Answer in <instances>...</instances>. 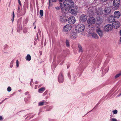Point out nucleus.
Segmentation results:
<instances>
[{
  "label": "nucleus",
  "instance_id": "nucleus-1",
  "mask_svg": "<svg viewBox=\"0 0 121 121\" xmlns=\"http://www.w3.org/2000/svg\"><path fill=\"white\" fill-rule=\"evenodd\" d=\"M60 8H56L57 10H59ZM61 9V12L63 14H65L68 11L71 13V14L74 16H76L77 13L78 11V8H60Z\"/></svg>",
  "mask_w": 121,
  "mask_h": 121
},
{
  "label": "nucleus",
  "instance_id": "nucleus-2",
  "mask_svg": "<svg viewBox=\"0 0 121 121\" xmlns=\"http://www.w3.org/2000/svg\"><path fill=\"white\" fill-rule=\"evenodd\" d=\"M65 8H74L76 7L75 4L71 0H65L63 3Z\"/></svg>",
  "mask_w": 121,
  "mask_h": 121
},
{
  "label": "nucleus",
  "instance_id": "nucleus-3",
  "mask_svg": "<svg viewBox=\"0 0 121 121\" xmlns=\"http://www.w3.org/2000/svg\"><path fill=\"white\" fill-rule=\"evenodd\" d=\"M85 27L84 25L83 24H78L75 30L78 32H81L84 30Z\"/></svg>",
  "mask_w": 121,
  "mask_h": 121
},
{
  "label": "nucleus",
  "instance_id": "nucleus-4",
  "mask_svg": "<svg viewBox=\"0 0 121 121\" xmlns=\"http://www.w3.org/2000/svg\"><path fill=\"white\" fill-rule=\"evenodd\" d=\"M104 30L105 31L108 32L111 30L113 29L112 26L110 24H107L104 27Z\"/></svg>",
  "mask_w": 121,
  "mask_h": 121
},
{
  "label": "nucleus",
  "instance_id": "nucleus-5",
  "mask_svg": "<svg viewBox=\"0 0 121 121\" xmlns=\"http://www.w3.org/2000/svg\"><path fill=\"white\" fill-rule=\"evenodd\" d=\"M113 28L117 29L120 26V22L118 21H114L112 24Z\"/></svg>",
  "mask_w": 121,
  "mask_h": 121
},
{
  "label": "nucleus",
  "instance_id": "nucleus-6",
  "mask_svg": "<svg viewBox=\"0 0 121 121\" xmlns=\"http://www.w3.org/2000/svg\"><path fill=\"white\" fill-rule=\"evenodd\" d=\"M25 10L24 8H18L17 11V14L20 16H22L24 14Z\"/></svg>",
  "mask_w": 121,
  "mask_h": 121
},
{
  "label": "nucleus",
  "instance_id": "nucleus-7",
  "mask_svg": "<svg viewBox=\"0 0 121 121\" xmlns=\"http://www.w3.org/2000/svg\"><path fill=\"white\" fill-rule=\"evenodd\" d=\"M68 21L69 24H73L75 23V18L74 17H70L68 19Z\"/></svg>",
  "mask_w": 121,
  "mask_h": 121
},
{
  "label": "nucleus",
  "instance_id": "nucleus-8",
  "mask_svg": "<svg viewBox=\"0 0 121 121\" xmlns=\"http://www.w3.org/2000/svg\"><path fill=\"white\" fill-rule=\"evenodd\" d=\"M64 78L62 72L59 74L58 77V80L60 83H62L63 82Z\"/></svg>",
  "mask_w": 121,
  "mask_h": 121
},
{
  "label": "nucleus",
  "instance_id": "nucleus-9",
  "mask_svg": "<svg viewBox=\"0 0 121 121\" xmlns=\"http://www.w3.org/2000/svg\"><path fill=\"white\" fill-rule=\"evenodd\" d=\"M71 28L72 26L70 25H67L64 27L63 30L65 31H68L71 29Z\"/></svg>",
  "mask_w": 121,
  "mask_h": 121
},
{
  "label": "nucleus",
  "instance_id": "nucleus-10",
  "mask_svg": "<svg viewBox=\"0 0 121 121\" xmlns=\"http://www.w3.org/2000/svg\"><path fill=\"white\" fill-rule=\"evenodd\" d=\"M95 22V19L93 17H90L87 20V23L90 25L94 23Z\"/></svg>",
  "mask_w": 121,
  "mask_h": 121
},
{
  "label": "nucleus",
  "instance_id": "nucleus-11",
  "mask_svg": "<svg viewBox=\"0 0 121 121\" xmlns=\"http://www.w3.org/2000/svg\"><path fill=\"white\" fill-rule=\"evenodd\" d=\"M115 20V18L113 16L111 15L108 17L107 18L108 22L110 23H113Z\"/></svg>",
  "mask_w": 121,
  "mask_h": 121
},
{
  "label": "nucleus",
  "instance_id": "nucleus-12",
  "mask_svg": "<svg viewBox=\"0 0 121 121\" xmlns=\"http://www.w3.org/2000/svg\"><path fill=\"white\" fill-rule=\"evenodd\" d=\"M87 20V17L86 15L84 14L81 15L79 18V20L82 22H84Z\"/></svg>",
  "mask_w": 121,
  "mask_h": 121
},
{
  "label": "nucleus",
  "instance_id": "nucleus-13",
  "mask_svg": "<svg viewBox=\"0 0 121 121\" xmlns=\"http://www.w3.org/2000/svg\"><path fill=\"white\" fill-rule=\"evenodd\" d=\"M121 15V13L119 11H116L114 12V17L115 18H118L120 17Z\"/></svg>",
  "mask_w": 121,
  "mask_h": 121
},
{
  "label": "nucleus",
  "instance_id": "nucleus-14",
  "mask_svg": "<svg viewBox=\"0 0 121 121\" xmlns=\"http://www.w3.org/2000/svg\"><path fill=\"white\" fill-rule=\"evenodd\" d=\"M120 3V1L119 0H114L113 2L114 6L117 8H118Z\"/></svg>",
  "mask_w": 121,
  "mask_h": 121
},
{
  "label": "nucleus",
  "instance_id": "nucleus-15",
  "mask_svg": "<svg viewBox=\"0 0 121 121\" xmlns=\"http://www.w3.org/2000/svg\"><path fill=\"white\" fill-rule=\"evenodd\" d=\"M111 9L110 8H105L104 10V13L105 15H107L110 13L111 12Z\"/></svg>",
  "mask_w": 121,
  "mask_h": 121
},
{
  "label": "nucleus",
  "instance_id": "nucleus-16",
  "mask_svg": "<svg viewBox=\"0 0 121 121\" xmlns=\"http://www.w3.org/2000/svg\"><path fill=\"white\" fill-rule=\"evenodd\" d=\"M96 31L100 37H101L103 35V31L100 28L96 29Z\"/></svg>",
  "mask_w": 121,
  "mask_h": 121
},
{
  "label": "nucleus",
  "instance_id": "nucleus-17",
  "mask_svg": "<svg viewBox=\"0 0 121 121\" xmlns=\"http://www.w3.org/2000/svg\"><path fill=\"white\" fill-rule=\"evenodd\" d=\"M77 37V34L75 33H72L70 35V38L72 39H75Z\"/></svg>",
  "mask_w": 121,
  "mask_h": 121
},
{
  "label": "nucleus",
  "instance_id": "nucleus-18",
  "mask_svg": "<svg viewBox=\"0 0 121 121\" xmlns=\"http://www.w3.org/2000/svg\"><path fill=\"white\" fill-rule=\"evenodd\" d=\"M102 20L101 18L99 17L97 19L96 21V24H97L99 25L101 24L102 23Z\"/></svg>",
  "mask_w": 121,
  "mask_h": 121
},
{
  "label": "nucleus",
  "instance_id": "nucleus-19",
  "mask_svg": "<svg viewBox=\"0 0 121 121\" xmlns=\"http://www.w3.org/2000/svg\"><path fill=\"white\" fill-rule=\"evenodd\" d=\"M91 36L93 38L95 39H98L99 38L97 35L96 33L94 32L91 34Z\"/></svg>",
  "mask_w": 121,
  "mask_h": 121
},
{
  "label": "nucleus",
  "instance_id": "nucleus-20",
  "mask_svg": "<svg viewBox=\"0 0 121 121\" xmlns=\"http://www.w3.org/2000/svg\"><path fill=\"white\" fill-rule=\"evenodd\" d=\"M26 60L30 61L31 59V57L30 54H27L26 57Z\"/></svg>",
  "mask_w": 121,
  "mask_h": 121
},
{
  "label": "nucleus",
  "instance_id": "nucleus-21",
  "mask_svg": "<svg viewBox=\"0 0 121 121\" xmlns=\"http://www.w3.org/2000/svg\"><path fill=\"white\" fill-rule=\"evenodd\" d=\"M101 8H99L98 9L99 10V11H97V12L96 10L95 11L97 13L98 15L101 14L103 13V11L102 10H101ZM96 10H97V9H96Z\"/></svg>",
  "mask_w": 121,
  "mask_h": 121
},
{
  "label": "nucleus",
  "instance_id": "nucleus-22",
  "mask_svg": "<svg viewBox=\"0 0 121 121\" xmlns=\"http://www.w3.org/2000/svg\"><path fill=\"white\" fill-rule=\"evenodd\" d=\"M45 88L44 87H42L40 88L38 90V92L40 93H42L44 90Z\"/></svg>",
  "mask_w": 121,
  "mask_h": 121
},
{
  "label": "nucleus",
  "instance_id": "nucleus-23",
  "mask_svg": "<svg viewBox=\"0 0 121 121\" xmlns=\"http://www.w3.org/2000/svg\"><path fill=\"white\" fill-rule=\"evenodd\" d=\"M78 47L79 48V52H82V46L80 45H78Z\"/></svg>",
  "mask_w": 121,
  "mask_h": 121
},
{
  "label": "nucleus",
  "instance_id": "nucleus-24",
  "mask_svg": "<svg viewBox=\"0 0 121 121\" xmlns=\"http://www.w3.org/2000/svg\"><path fill=\"white\" fill-rule=\"evenodd\" d=\"M121 76V72L119 73L116 75L115 77V78L116 79L117 78H118Z\"/></svg>",
  "mask_w": 121,
  "mask_h": 121
},
{
  "label": "nucleus",
  "instance_id": "nucleus-25",
  "mask_svg": "<svg viewBox=\"0 0 121 121\" xmlns=\"http://www.w3.org/2000/svg\"><path fill=\"white\" fill-rule=\"evenodd\" d=\"M66 46L67 47H69L70 46V45L69 41L66 40Z\"/></svg>",
  "mask_w": 121,
  "mask_h": 121
},
{
  "label": "nucleus",
  "instance_id": "nucleus-26",
  "mask_svg": "<svg viewBox=\"0 0 121 121\" xmlns=\"http://www.w3.org/2000/svg\"><path fill=\"white\" fill-rule=\"evenodd\" d=\"M12 17L11 19L12 21L13 22L14 21V12L13 11V13L12 14Z\"/></svg>",
  "mask_w": 121,
  "mask_h": 121
},
{
  "label": "nucleus",
  "instance_id": "nucleus-27",
  "mask_svg": "<svg viewBox=\"0 0 121 121\" xmlns=\"http://www.w3.org/2000/svg\"><path fill=\"white\" fill-rule=\"evenodd\" d=\"M44 102L43 101L42 102H39V106H42L44 105Z\"/></svg>",
  "mask_w": 121,
  "mask_h": 121
},
{
  "label": "nucleus",
  "instance_id": "nucleus-28",
  "mask_svg": "<svg viewBox=\"0 0 121 121\" xmlns=\"http://www.w3.org/2000/svg\"><path fill=\"white\" fill-rule=\"evenodd\" d=\"M60 21L62 22H65V20L64 19V18L61 16L60 17Z\"/></svg>",
  "mask_w": 121,
  "mask_h": 121
},
{
  "label": "nucleus",
  "instance_id": "nucleus-29",
  "mask_svg": "<svg viewBox=\"0 0 121 121\" xmlns=\"http://www.w3.org/2000/svg\"><path fill=\"white\" fill-rule=\"evenodd\" d=\"M40 14L41 17H42L43 16V11L42 10H40Z\"/></svg>",
  "mask_w": 121,
  "mask_h": 121
},
{
  "label": "nucleus",
  "instance_id": "nucleus-30",
  "mask_svg": "<svg viewBox=\"0 0 121 121\" xmlns=\"http://www.w3.org/2000/svg\"><path fill=\"white\" fill-rule=\"evenodd\" d=\"M112 112L113 114H115L117 113V110L115 109L114 110H113Z\"/></svg>",
  "mask_w": 121,
  "mask_h": 121
},
{
  "label": "nucleus",
  "instance_id": "nucleus-31",
  "mask_svg": "<svg viewBox=\"0 0 121 121\" xmlns=\"http://www.w3.org/2000/svg\"><path fill=\"white\" fill-rule=\"evenodd\" d=\"M14 62L13 60H12L10 64V67L11 68H12L13 67V64Z\"/></svg>",
  "mask_w": 121,
  "mask_h": 121
},
{
  "label": "nucleus",
  "instance_id": "nucleus-32",
  "mask_svg": "<svg viewBox=\"0 0 121 121\" xmlns=\"http://www.w3.org/2000/svg\"><path fill=\"white\" fill-rule=\"evenodd\" d=\"M11 90V88L10 86L8 87L7 88V91L9 92H10Z\"/></svg>",
  "mask_w": 121,
  "mask_h": 121
},
{
  "label": "nucleus",
  "instance_id": "nucleus-33",
  "mask_svg": "<svg viewBox=\"0 0 121 121\" xmlns=\"http://www.w3.org/2000/svg\"><path fill=\"white\" fill-rule=\"evenodd\" d=\"M28 20L27 18H26L25 19L24 21V22L23 23L24 24H26L28 22Z\"/></svg>",
  "mask_w": 121,
  "mask_h": 121
},
{
  "label": "nucleus",
  "instance_id": "nucleus-34",
  "mask_svg": "<svg viewBox=\"0 0 121 121\" xmlns=\"http://www.w3.org/2000/svg\"><path fill=\"white\" fill-rule=\"evenodd\" d=\"M16 66L17 67H18L19 66V62L18 60H17L16 61Z\"/></svg>",
  "mask_w": 121,
  "mask_h": 121
},
{
  "label": "nucleus",
  "instance_id": "nucleus-35",
  "mask_svg": "<svg viewBox=\"0 0 121 121\" xmlns=\"http://www.w3.org/2000/svg\"><path fill=\"white\" fill-rule=\"evenodd\" d=\"M18 0V3L19 4V5H20V7H21V6L22 5V4H21V2L20 1V0Z\"/></svg>",
  "mask_w": 121,
  "mask_h": 121
},
{
  "label": "nucleus",
  "instance_id": "nucleus-36",
  "mask_svg": "<svg viewBox=\"0 0 121 121\" xmlns=\"http://www.w3.org/2000/svg\"><path fill=\"white\" fill-rule=\"evenodd\" d=\"M17 23L18 26H20L21 22L19 20L18 21Z\"/></svg>",
  "mask_w": 121,
  "mask_h": 121
},
{
  "label": "nucleus",
  "instance_id": "nucleus-37",
  "mask_svg": "<svg viewBox=\"0 0 121 121\" xmlns=\"http://www.w3.org/2000/svg\"><path fill=\"white\" fill-rule=\"evenodd\" d=\"M112 121H117V120L115 118H112L111 119Z\"/></svg>",
  "mask_w": 121,
  "mask_h": 121
},
{
  "label": "nucleus",
  "instance_id": "nucleus-38",
  "mask_svg": "<svg viewBox=\"0 0 121 121\" xmlns=\"http://www.w3.org/2000/svg\"><path fill=\"white\" fill-rule=\"evenodd\" d=\"M70 73L69 72L68 73V77H69V78L70 79Z\"/></svg>",
  "mask_w": 121,
  "mask_h": 121
},
{
  "label": "nucleus",
  "instance_id": "nucleus-39",
  "mask_svg": "<svg viewBox=\"0 0 121 121\" xmlns=\"http://www.w3.org/2000/svg\"><path fill=\"white\" fill-rule=\"evenodd\" d=\"M51 1L52 2H56L57 1V0H51Z\"/></svg>",
  "mask_w": 121,
  "mask_h": 121
},
{
  "label": "nucleus",
  "instance_id": "nucleus-40",
  "mask_svg": "<svg viewBox=\"0 0 121 121\" xmlns=\"http://www.w3.org/2000/svg\"><path fill=\"white\" fill-rule=\"evenodd\" d=\"M3 119V118H2V116H0V120H2Z\"/></svg>",
  "mask_w": 121,
  "mask_h": 121
},
{
  "label": "nucleus",
  "instance_id": "nucleus-41",
  "mask_svg": "<svg viewBox=\"0 0 121 121\" xmlns=\"http://www.w3.org/2000/svg\"><path fill=\"white\" fill-rule=\"evenodd\" d=\"M29 93V92H26L25 93V95H27Z\"/></svg>",
  "mask_w": 121,
  "mask_h": 121
},
{
  "label": "nucleus",
  "instance_id": "nucleus-42",
  "mask_svg": "<svg viewBox=\"0 0 121 121\" xmlns=\"http://www.w3.org/2000/svg\"><path fill=\"white\" fill-rule=\"evenodd\" d=\"M60 6L61 7H62L63 5V4L62 3H60Z\"/></svg>",
  "mask_w": 121,
  "mask_h": 121
},
{
  "label": "nucleus",
  "instance_id": "nucleus-43",
  "mask_svg": "<svg viewBox=\"0 0 121 121\" xmlns=\"http://www.w3.org/2000/svg\"><path fill=\"white\" fill-rule=\"evenodd\" d=\"M7 98H5L4 100H3L0 103V104H1L2 102L5 100L7 99Z\"/></svg>",
  "mask_w": 121,
  "mask_h": 121
},
{
  "label": "nucleus",
  "instance_id": "nucleus-44",
  "mask_svg": "<svg viewBox=\"0 0 121 121\" xmlns=\"http://www.w3.org/2000/svg\"><path fill=\"white\" fill-rule=\"evenodd\" d=\"M64 0H58L59 2H63Z\"/></svg>",
  "mask_w": 121,
  "mask_h": 121
},
{
  "label": "nucleus",
  "instance_id": "nucleus-45",
  "mask_svg": "<svg viewBox=\"0 0 121 121\" xmlns=\"http://www.w3.org/2000/svg\"><path fill=\"white\" fill-rule=\"evenodd\" d=\"M51 0H49V5H50L51 3Z\"/></svg>",
  "mask_w": 121,
  "mask_h": 121
},
{
  "label": "nucleus",
  "instance_id": "nucleus-46",
  "mask_svg": "<svg viewBox=\"0 0 121 121\" xmlns=\"http://www.w3.org/2000/svg\"><path fill=\"white\" fill-rule=\"evenodd\" d=\"M38 32L39 33V34L40 33H41V31L40 30H38Z\"/></svg>",
  "mask_w": 121,
  "mask_h": 121
},
{
  "label": "nucleus",
  "instance_id": "nucleus-47",
  "mask_svg": "<svg viewBox=\"0 0 121 121\" xmlns=\"http://www.w3.org/2000/svg\"><path fill=\"white\" fill-rule=\"evenodd\" d=\"M119 41H120V43L121 44V37L120 38Z\"/></svg>",
  "mask_w": 121,
  "mask_h": 121
},
{
  "label": "nucleus",
  "instance_id": "nucleus-48",
  "mask_svg": "<svg viewBox=\"0 0 121 121\" xmlns=\"http://www.w3.org/2000/svg\"><path fill=\"white\" fill-rule=\"evenodd\" d=\"M120 34L121 36V30L120 31Z\"/></svg>",
  "mask_w": 121,
  "mask_h": 121
},
{
  "label": "nucleus",
  "instance_id": "nucleus-49",
  "mask_svg": "<svg viewBox=\"0 0 121 121\" xmlns=\"http://www.w3.org/2000/svg\"><path fill=\"white\" fill-rule=\"evenodd\" d=\"M102 0V1L103 2H105L107 0Z\"/></svg>",
  "mask_w": 121,
  "mask_h": 121
},
{
  "label": "nucleus",
  "instance_id": "nucleus-50",
  "mask_svg": "<svg viewBox=\"0 0 121 121\" xmlns=\"http://www.w3.org/2000/svg\"><path fill=\"white\" fill-rule=\"evenodd\" d=\"M121 95V93H120V94L118 95H117V96L119 97V96H120Z\"/></svg>",
  "mask_w": 121,
  "mask_h": 121
},
{
  "label": "nucleus",
  "instance_id": "nucleus-51",
  "mask_svg": "<svg viewBox=\"0 0 121 121\" xmlns=\"http://www.w3.org/2000/svg\"><path fill=\"white\" fill-rule=\"evenodd\" d=\"M93 12V11L92 10H91V11L90 12H91V13H92Z\"/></svg>",
  "mask_w": 121,
  "mask_h": 121
},
{
  "label": "nucleus",
  "instance_id": "nucleus-52",
  "mask_svg": "<svg viewBox=\"0 0 121 121\" xmlns=\"http://www.w3.org/2000/svg\"><path fill=\"white\" fill-rule=\"evenodd\" d=\"M36 43L35 42H34V44L35 45L36 44Z\"/></svg>",
  "mask_w": 121,
  "mask_h": 121
},
{
  "label": "nucleus",
  "instance_id": "nucleus-53",
  "mask_svg": "<svg viewBox=\"0 0 121 121\" xmlns=\"http://www.w3.org/2000/svg\"><path fill=\"white\" fill-rule=\"evenodd\" d=\"M69 68V66H67V69H68Z\"/></svg>",
  "mask_w": 121,
  "mask_h": 121
},
{
  "label": "nucleus",
  "instance_id": "nucleus-54",
  "mask_svg": "<svg viewBox=\"0 0 121 121\" xmlns=\"http://www.w3.org/2000/svg\"><path fill=\"white\" fill-rule=\"evenodd\" d=\"M38 33H37V38H38Z\"/></svg>",
  "mask_w": 121,
  "mask_h": 121
},
{
  "label": "nucleus",
  "instance_id": "nucleus-55",
  "mask_svg": "<svg viewBox=\"0 0 121 121\" xmlns=\"http://www.w3.org/2000/svg\"><path fill=\"white\" fill-rule=\"evenodd\" d=\"M36 28V26H35L34 28V29H35Z\"/></svg>",
  "mask_w": 121,
  "mask_h": 121
},
{
  "label": "nucleus",
  "instance_id": "nucleus-56",
  "mask_svg": "<svg viewBox=\"0 0 121 121\" xmlns=\"http://www.w3.org/2000/svg\"><path fill=\"white\" fill-rule=\"evenodd\" d=\"M33 81V80L32 79H31V82H32Z\"/></svg>",
  "mask_w": 121,
  "mask_h": 121
},
{
  "label": "nucleus",
  "instance_id": "nucleus-57",
  "mask_svg": "<svg viewBox=\"0 0 121 121\" xmlns=\"http://www.w3.org/2000/svg\"><path fill=\"white\" fill-rule=\"evenodd\" d=\"M88 12H89V13H90H90H89V11H88V9H89V8H88Z\"/></svg>",
  "mask_w": 121,
  "mask_h": 121
},
{
  "label": "nucleus",
  "instance_id": "nucleus-58",
  "mask_svg": "<svg viewBox=\"0 0 121 121\" xmlns=\"http://www.w3.org/2000/svg\"><path fill=\"white\" fill-rule=\"evenodd\" d=\"M75 76L74 77V79H75Z\"/></svg>",
  "mask_w": 121,
  "mask_h": 121
},
{
  "label": "nucleus",
  "instance_id": "nucleus-59",
  "mask_svg": "<svg viewBox=\"0 0 121 121\" xmlns=\"http://www.w3.org/2000/svg\"><path fill=\"white\" fill-rule=\"evenodd\" d=\"M37 82H35V84H37Z\"/></svg>",
  "mask_w": 121,
  "mask_h": 121
},
{
  "label": "nucleus",
  "instance_id": "nucleus-60",
  "mask_svg": "<svg viewBox=\"0 0 121 121\" xmlns=\"http://www.w3.org/2000/svg\"><path fill=\"white\" fill-rule=\"evenodd\" d=\"M92 110H91V111H90L89 112H90L91 111H92Z\"/></svg>",
  "mask_w": 121,
  "mask_h": 121
},
{
  "label": "nucleus",
  "instance_id": "nucleus-61",
  "mask_svg": "<svg viewBox=\"0 0 121 121\" xmlns=\"http://www.w3.org/2000/svg\"><path fill=\"white\" fill-rule=\"evenodd\" d=\"M34 24H35V23H33V25H34Z\"/></svg>",
  "mask_w": 121,
  "mask_h": 121
},
{
  "label": "nucleus",
  "instance_id": "nucleus-62",
  "mask_svg": "<svg viewBox=\"0 0 121 121\" xmlns=\"http://www.w3.org/2000/svg\"><path fill=\"white\" fill-rule=\"evenodd\" d=\"M21 26H22V25H21Z\"/></svg>",
  "mask_w": 121,
  "mask_h": 121
}]
</instances>
